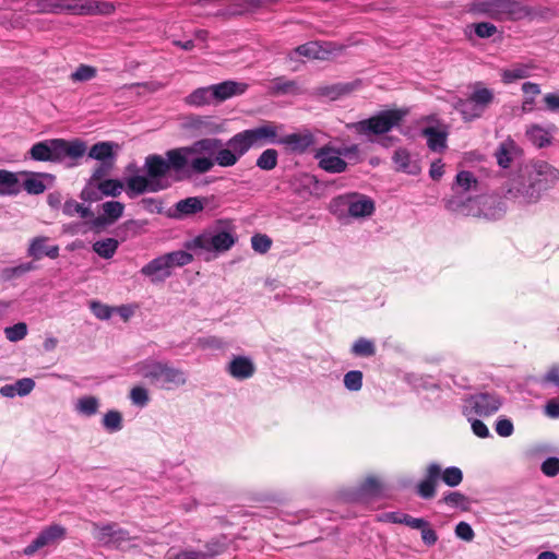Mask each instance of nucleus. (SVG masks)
I'll return each instance as SVG.
<instances>
[{
	"mask_svg": "<svg viewBox=\"0 0 559 559\" xmlns=\"http://www.w3.org/2000/svg\"><path fill=\"white\" fill-rule=\"evenodd\" d=\"M216 142L195 141L191 145L171 148L165 155L150 154L144 160L145 176L135 175L127 178V194L130 198L158 192L170 187L169 174H182L188 166L190 154L211 152Z\"/></svg>",
	"mask_w": 559,
	"mask_h": 559,
	"instance_id": "nucleus-1",
	"label": "nucleus"
},
{
	"mask_svg": "<svg viewBox=\"0 0 559 559\" xmlns=\"http://www.w3.org/2000/svg\"><path fill=\"white\" fill-rule=\"evenodd\" d=\"M558 181L559 170L545 160H537L510 180L506 198L520 205L535 204Z\"/></svg>",
	"mask_w": 559,
	"mask_h": 559,
	"instance_id": "nucleus-2",
	"label": "nucleus"
},
{
	"mask_svg": "<svg viewBox=\"0 0 559 559\" xmlns=\"http://www.w3.org/2000/svg\"><path fill=\"white\" fill-rule=\"evenodd\" d=\"M132 372L148 385L166 391L182 386L188 380L185 370L176 368L169 361L152 357L135 362L132 366Z\"/></svg>",
	"mask_w": 559,
	"mask_h": 559,
	"instance_id": "nucleus-3",
	"label": "nucleus"
},
{
	"mask_svg": "<svg viewBox=\"0 0 559 559\" xmlns=\"http://www.w3.org/2000/svg\"><path fill=\"white\" fill-rule=\"evenodd\" d=\"M86 148V143L80 139H47L33 144L28 156L36 162L60 164L66 159L78 160L84 156Z\"/></svg>",
	"mask_w": 559,
	"mask_h": 559,
	"instance_id": "nucleus-4",
	"label": "nucleus"
},
{
	"mask_svg": "<svg viewBox=\"0 0 559 559\" xmlns=\"http://www.w3.org/2000/svg\"><path fill=\"white\" fill-rule=\"evenodd\" d=\"M237 241V235L231 229H206L183 242V248L192 250L204 261L215 259L219 253L228 251Z\"/></svg>",
	"mask_w": 559,
	"mask_h": 559,
	"instance_id": "nucleus-5",
	"label": "nucleus"
},
{
	"mask_svg": "<svg viewBox=\"0 0 559 559\" xmlns=\"http://www.w3.org/2000/svg\"><path fill=\"white\" fill-rule=\"evenodd\" d=\"M216 142L211 152L190 154L188 166L183 173L202 175L209 173L215 164L221 167H231L239 160L236 154L228 147H223V141L217 138H204L200 141Z\"/></svg>",
	"mask_w": 559,
	"mask_h": 559,
	"instance_id": "nucleus-6",
	"label": "nucleus"
},
{
	"mask_svg": "<svg viewBox=\"0 0 559 559\" xmlns=\"http://www.w3.org/2000/svg\"><path fill=\"white\" fill-rule=\"evenodd\" d=\"M469 11L496 21H519L530 15V10L516 0H477Z\"/></svg>",
	"mask_w": 559,
	"mask_h": 559,
	"instance_id": "nucleus-7",
	"label": "nucleus"
},
{
	"mask_svg": "<svg viewBox=\"0 0 559 559\" xmlns=\"http://www.w3.org/2000/svg\"><path fill=\"white\" fill-rule=\"evenodd\" d=\"M441 479L449 487H456L463 480V473L456 466H450L442 469L440 464L429 463L424 479L416 486V493L423 499H431L436 496L438 480Z\"/></svg>",
	"mask_w": 559,
	"mask_h": 559,
	"instance_id": "nucleus-8",
	"label": "nucleus"
},
{
	"mask_svg": "<svg viewBox=\"0 0 559 559\" xmlns=\"http://www.w3.org/2000/svg\"><path fill=\"white\" fill-rule=\"evenodd\" d=\"M495 99L493 91L476 83L472 93L466 98H457L453 107L462 116L464 121H473L480 118Z\"/></svg>",
	"mask_w": 559,
	"mask_h": 559,
	"instance_id": "nucleus-9",
	"label": "nucleus"
},
{
	"mask_svg": "<svg viewBox=\"0 0 559 559\" xmlns=\"http://www.w3.org/2000/svg\"><path fill=\"white\" fill-rule=\"evenodd\" d=\"M100 3L95 0H37L36 7L40 13L61 14L69 13L73 15H94L103 13Z\"/></svg>",
	"mask_w": 559,
	"mask_h": 559,
	"instance_id": "nucleus-10",
	"label": "nucleus"
},
{
	"mask_svg": "<svg viewBox=\"0 0 559 559\" xmlns=\"http://www.w3.org/2000/svg\"><path fill=\"white\" fill-rule=\"evenodd\" d=\"M403 117L404 112L397 109L382 110L368 119L347 124V128L358 134L383 135L399 126Z\"/></svg>",
	"mask_w": 559,
	"mask_h": 559,
	"instance_id": "nucleus-11",
	"label": "nucleus"
},
{
	"mask_svg": "<svg viewBox=\"0 0 559 559\" xmlns=\"http://www.w3.org/2000/svg\"><path fill=\"white\" fill-rule=\"evenodd\" d=\"M503 405V397L496 392H480L471 395L464 402L465 416L487 417L497 413Z\"/></svg>",
	"mask_w": 559,
	"mask_h": 559,
	"instance_id": "nucleus-12",
	"label": "nucleus"
},
{
	"mask_svg": "<svg viewBox=\"0 0 559 559\" xmlns=\"http://www.w3.org/2000/svg\"><path fill=\"white\" fill-rule=\"evenodd\" d=\"M93 538L102 546L119 547L130 539L128 531L121 528L117 523H92Z\"/></svg>",
	"mask_w": 559,
	"mask_h": 559,
	"instance_id": "nucleus-13",
	"label": "nucleus"
},
{
	"mask_svg": "<svg viewBox=\"0 0 559 559\" xmlns=\"http://www.w3.org/2000/svg\"><path fill=\"white\" fill-rule=\"evenodd\" d=\"M67 530L60 524H51L43 528L36 538L23 549V555L33 556L38 550L55 546L64 539Z\"/></svg>",
	"mask_w": 559,
	"mask_h": 559,
	"instance_id": "nucleus-14",
	"label": "nucleus"
},
{
	"mask_svg": "<svg viewBox=\"0 0 559 559\" xmlns=\"http://www.w3.org/2000/svg\"><path fill=\"white\" fill-rule=\"evenodd\" d=\"M283 124L274 122H264L255 128L247 129L246 133L252 147H261L266 144H280V131Z\"/></svg>",
	"mask_w": 559,
	"mask_h": 559,
	"instance_id": "nucleus-15",
	"label": "nucleus"
},
{
	"mask_svg": "<svg viewBox=\"0 0 559 559\" xmlns=\"http://www.w3.org/2000/svg\"><path fill=\"white\" fill-rule=\"evenodd\" d=\"M316 144L314 134L309 129H302L299 132L281 134L280 144L293 154H305Z\"/></svg>",
	"mask_w": 559,
	"mask_h": 559,
	"instance_id": "nucleus-16",
	"label": "nucleus"
},
{
	"mask_svg": "<svg viewBox=\"0 0 559 559\" xmlns=\"http://www.w3.org/2000/svg\"><path fill=\"white\" fill-rule=\"evenodd\" d=\"M335 201L347 206L348 214L353 217H366L374 212V202L364 194L348 193L338 197Z\"/></svg>",
	"mask_w": 559,
	"mask_h": 559,
	"instance_id": "nucleus-17",
	"label": "nucleus"
},
{
	"mask_svg": "<svg viewBox=\"0 0 559 559\" xmlns=\"http://www.w3.org/2000/svg\"><path fill=\"white\" fill-rule=\"evenodd\" d=\"M314 158L318 160L319 167L330 174H341L347 168L346 160L340 156L336 147L331 144L320 147L316 152Z\"/></svg>",
	"mask_w": 559,
	"mask_h": 559,
	"instance_id": "nucleus-18",
	"label": "nucleus"
},
{
	"mask_svg": "<svg viewBox=\"0 0 559 559\" xmlns=\"http://www.w3.org/2000/svg\"><path fill=\"white\" fill-rule=\"evenodd\" d=\"M20 175L25 176L24 181L21 183V190L23 189L32 195L44 193L56 180V177L48 173L24 171Z\"/></svg>",
	"mask_w": 559,
	"mask_h": 559,
	"instance_id": "nucleus-19",
	"label": "nucleus"
},
{
	"mask_svg": "<svg viewBox=\"0 0 559 559\" xmlns=\"http://www.w3.org/2000/svg\"><path fill=\"white\" fill-rule=\"evenodd\" d=\"M140 273L147 277L153 284L164 283L173 275V271L170 270L166 258H164V254L154 258L143 265Z\"/></svg>",
	"mask_w": 559,
	"mask_h": 559,
	"instance_id": "nucleus-20",
	"label": "nucleus"
},
{
	"mask_svg": "<svg viewBox=\"0 0 559 559\" xmlns=\"http://www.w3.org/2000/svg\"><path fill=\"white\" fill-rule=\"evenodd\" d=\"M210 203L206 197H189L175 204V212L171 217L183 219L204 211Z\"/></svg>",
	"mask_w": 559,
	"mask_h": 559,
	"instance_id": "nucleus-21",
	"label": "nucleus"
},
{
	"mask_svg": "<svg viewBox=\"0 0 559 559\" xmlns=\"http://www.w3.org/2000/svg\"><path fill=\"white\" fill-rule=\"evenodd\" d=\"M226 372L238 381L250 379L255 373V365L249 356H233L226 366Z\"/></svg>",
	"mask_w": 559,
	"mask_h": 559,
	"instance_id": "nucleus-22",
	"label": "nucleus"
},
{
	"mask_svg": "<svg viewBox=\"0 0 559 559\" xmlns=\"http://www.w3.org/2000/svg\"><path fill=\"white\" fill-rule=\"evenodd\" d=\"M556 127L554 124L547 128L534 123L526 128L525 136L537 148L548 147L552 144L554 132Z\"/></svg>",
	"mask_w": 559,
	"mask_h": 559,
	"instance_id": "nucleus-23",
	"label": "nucleus"
},
{
	"mask_svg": "<svg viewBox=\"0 0 559 559\" xmlns=\"http://www.w3.org/2000/svg\"><path fill=\"white\" fill-rule=\"evenodd\" d=\"M248 87L249 85L245 82L228 80L218 84H213L212 93L214 94L215 102L221 103L230 97L245 94Z\"/></svg>",
	"mask_w": 559,
	"mask_h": 559,
	"instance_id": "nucleus-24",
	"label": "nucleus"
},
{
	"mask_svg": "<svg viewBox=\"0 0 559 559\" xmlns=\"http://www.w3.org/2000/svg\"><path fill=\"white\" fill-rule=\"evenodd\" d=\"M392 159L395 164L396 170L399 171L415 176L421 170L418 160L413 158L406 148L400 147L395 150Z\"/></svg>",
	"mask_w": 559,
	"mask_h": 559,
	"instance_id": "nucleus-25",
	"label": "nucleus"
},
{
	"mask_svg": "<svg viewBox=\"0 0 559 559\" xmlns=\"http://www.w3.org/2000/svg\"><path fill=\"white\" fill-rule=\"evenodd\" d=\"M48 241L47 237L39 236L32 239L27 249V255L34 260H40L44 255L50 259H57L59 257L58 246H46Z\"/></svg>",
	"mask_w": 559,
	"mask_h": 559,
	"instance_id": "nucleus-26",
	"label": "nucleus"
},
{
	"mask_svg": "<svg viewBox=\"0 0 559 559\" xmlns=\"http://www.w3.org/2000/svg\"><path fill=\"white\" fill-rule=\"evenodd\" d=\"M20 174L0 169V197H14L21 192Z\"/></svg>",
	"mask_w": 559,
	"mask_h": 559,
	"instance_id": "nucleus-27",
	"label": "nucleus"
},
{
	"mask_svg": "<svg viewBox=\"0 0 559 559\" xmlns=\"http://www.w3.org/2000/svg\"><path fill=\"white\" fill-rule=\"evenodd\" d=\"M536 67L533 63H516L501 72V81L511 84L518 80L527 79L533 75Z\"/></svg>",
	"mask_w": 559,
	"mask_h": 559,
	"instance_id": "nucleus-28",
	"label": "nucleus"
},
{
	"mask_svg": "<svg viewBox=\"0 0 559 559\" xmlns=\"http://www.w3.org/2000/svg\"><path fill=\"white\" fill-rule=\"evenodd\" d=\"M35 388V381L31 378L19 379L12 384L1 386L0 394L4 397L26 396Z\"/></svg>",
	"mask_w": 559,
	"mask_h": 559,
	"instance_id": "nucleus-29",
	"label": "nucleus"
},
{
	"mask_svg": "<svg viewBox=\"0 0 559 559\" xmlns=\"http://www.w3.org/2000/svg\"><path fill=\"white\" fill-rule=\"evenodd\" d=\"M271 93L274 95H299L301 88L297 81L288 80L284 76H277L272 80Z\"/></svg>",
	"mask_w": 559,
	"mask_h": 559,
	"instance_id": "nucleus-30",
	"label": "nucleus"
},
{
	"mask_svg": "<svg viewBox=\"0 0 559 559\" xmlns=\"http://www.w3.org/2000/svg\"><path fill=\"white\" fill-rule=\"evenodd\" d=\"M518 152L519 146L513 140L508 139L503 141L500 143L495 154L498 165L502 168H508Z\"/></svg>",
	"mask_w": 559,
	"mask_h": 559,
	"instance_id": "nucleus-31",
	"label": "nucleus"
},
{
	"mask_svg": "<svg viewBox=\"0 0 559 559\" xmlns=\"http://www.w3.org/2000/svg\"><path fill=\"white\" fill-rule=\"evenodd\" d=\"M88 157L100 163H114V143L97 142L88 151Z\"/></svg>",
	"mask_w": 559,
	"mask_h": 559,
	"instance_id": "nucleus-32",
	"label": "nucleus"
},
{
	"mask_svg": "<svg viewBox=\"0 0 559 559\" xmlns=\"http://www.w3.org/2000/svg\"><path fill=\"white\" fill-rule=\"evenodd\" d=\"M423 135L427 139L428 147L433 152H441L447 147V133L433 127L423 129Z\"/></svg>",
	"mask_w": 559,
	"mask_h": 559,
	"instance_id": "nucleus-33",
	"label": "nucleus"
},
{
	"mask_svg": "<svg viewBox=\"0 0 559 559\" xmlns=\"http://www.w3.org/2000/svg\"><path fill=\"white\" fill-rule=\"evenodd\" d=\"M381 484L376 477H368L358 488L355 500H367L380 496Z\"/></svg>",
	"mask_w": 559,
	"mask_h": 559,
	"instance_id": "nucleus-34",
	"label": "nucleus"
},
{
	"mask_svg": "<svg viewBox=\"0 0 559 559\" xmlns=\"http://www.w3.org/2000/svg\"><path fill=\"white\" fill-rule=\"evenodd\" d=\"M228 146L234 154L240 159L252 146L246 133V130L236 133L227 142Z\"/></svg>",
	"mask_w": 559,
	"mask_h": 559,
	"instance_id": "nucleus-35",
	"label": "nucleus"
},
{
	"mask_svg": "<svg viewBox=\"0 0 559 559\" xmlns=\"http://www.w3.org/2000/svg\"><path fill=\"white\" fill-rule=\"evenodd\" d=\"M212 85L199 87L186 97V103L190 106H204L214 102Z\"/></svg>",
	"mask_w": 559,
	"mask_h": 559,
	"instance_id": "nucleus-36",
	"label": "nucleus"
},
{
	"mask_svg": "<svg viewBox=\"0 0 559 559\" xmlns=\"http://www.w3.org/2000/svg\"><path fill=\"white\" fill-rule=\"evenodd\" d=\"M472 31L478 38H490L498 32V28L495 24L489 22L467 25L465 28V35L469 40L472 39Z\"/></svg>",
	"mask_w": 559,
	"mask_h": 559,
	"instance_id": "nucleus-37",
	"label": "nucleus"
},
{
	"mask_svg": "<svg viewBox=\"0 0 559 559\" xmlns=\"http://www.w3.org/2000/svg\"><path fill=\"white\" fill-rule=\"evenodd\" d=\"M191 250H176L164 254L166 258L170 270L174 267H182L190 264L193 261V254L190 253Z\"/></svg>",
	"mask_w": 559,
	"mask_h": 559,
	"instance_id": "nucleus-38",
	"label": "nucleus"
},
{
	"mask_svg": "<svg viewBox=\"0 0 559 559\" xmlns=\"http://www.w3.org/2000/svg\"><path fill=\"white\" fill-rule=\"evenodd\" d=\"M119 241L115 238L97 240L93 243V250L103 259H110L117 252Z\"/></svg>",
	"mask_w": 559,
	"mask_h": 559,
	"instance_id": "nucleus-39",
	"label": "nucleus"
},
{
	"mask_svg": "<svg viewBox=\"0 0 559 559\" xmlns=\"http://www.w3.org/2000/svg\"><path fill=\"white\" fill-rule=\"evenodd\" d=\"M187 126L201 133H212L217 131V126L209 116H191L189 117Z\"/></svg>",
	"mask_w": 559,
	"mask_h": 559,
	"instance_id": "nucleus-40",
	"label": "nucleus"
},
{
	"mask_svg": "<svg viewBox=\"0 0 559 559\" xmlns=\"http://www.w3.org/2000/svg\"><path fill=\"white\" fill-rule=\"evenodd\" d=\"M483 206L484 216L490 219H497L506 212L504 203L496 198H487Z\"/></svg>",
	"mask_w": 559,
	"mask_h": 559,
	"instance_id": "nucleus-41",
	"label": "nucleus"
},
{
	"mask_svg": "<svg viewBox=\"0 0 559 559\" xmlns=\"http://www.w3.org/2000/svg\"><path fill=\"white\" fill-rule=\"evenodd\" d=\"M350 353L355 357H371L376 354V344L369 338L359 337L352 345Z\"/></svg>",
	"mask_w": 559,
	"mask_h": 559,
	"instance_id": "nucleus-42",
	"label": "nucleus"
},
{
	"mask_svg": "<svg viewBox=\"0 0 559 559\" xmlns=\"http://www.w3.org/2000/svg\"><path fill=\"white\" fill-rule=\"evenodd\" d=\"M98 399L92 395L80 397L75 404V411L87 417L95 415L98 412Z\"/></svg>",
	"mask_w": 559,
	"mask_h": 559,
	"instance_id": "nucleus-43",
	"label": "nucleus"
},
{
	"mask_svg": "<svg viewBox=\"0 0 559 559\" xmlns=\"http://www.w3.org/2000/svg\"><path fill=\"white\" fill-rule=\"evenodd\" d=\"M278 153L274 148L264 150L257 158L255 165L261 170H272L277 166Z\"/></svg>",
	"mask_w": 559,
	"mask_h": 559,
	"instance_id": "nucleus-44",
	"label": "nucleus"
},
{
	"mask_svg": "<svg viewBox=\"0 0 559 559\" xmlns=\"http://www.w3.org/2000/svg\"><path fill=\"white\" fill-rule=\"evenodd\" d=\"M322 52V46L318 41H309L295 48L289 57L293 59L294 55H300L308 58L320 59Z\"/></svg>",
	"mask_w": 559,
	"mask_h": 559,
	"instance_id": "nucleus-45",
	"label": "nucleus"
},
{
	"mask_svg": "<svg viewBox=\"0 0 559 559\" xmlns=\"http://www.w3.org/2000/svg\"><path fill=\"white\" fill-rule=\"evenodd\" d=\"M62 212L64 215L70 216V217H72L74 215H79L82 218H87V217L93 216V212L88 207L84 206L83 204H81L72 199L67 200L64 202Z\"/></svg>",
	"mask_w": 559,
	"mask_h": 559,
	"instance_id": "nucleus-46",
	"label": "nucleus"
},
{
	"mask_svg": "<svg viewBox=\"0 0 559 559\" xmlns=\"http://www.w3.org/2000/svg\"><path fill=\"white\" fill-rule=\"evenodd\" d=\"M103 214L108 218L110 224L118 221L124 211V204L119 201H107L102 204Z\"/></svg>",
	"mask_w": 559,
	"mask_h": 559,
	"instance_id": "nucleus-47",
	"label": "nucleus"
},
{
	"mask_svg": "<svg viewBox=\"0 0 559 559\" xmlns=\"http://www.w3.org/2000/svg\"><path fill=\"white\" fill-rule=\"evenodd\" d=\"M352 91L350 84H334L329 86H322L318 88V94L321 96L329 97L331 99H336L340 96L347 94Z\"/></svg>",
	"mask_w": 559,
	"mask_h": 559,
	"instance_id": "nucleus-48",
	"label": "nucleus"
},
{
	"mask_svg": "<svg viewBox=\"0 0 559 559\" xmlns=\"http://www.w3.org/2000/svg\"><path fill=\"white\" fill-rule=\"evenodd\" d=\"M103 426L109 432H117L122 429V415L118 411H108L103 418Z\"/></svg>",
	"mask_w": 559,
	"mask_h": 559,
	"instance_id": "nucleus-49",
	"label": "nucleus"
},
{
	"mask_svg": "<svg viewBox=\"0 0 559 559\" xmlns=\"http://www.w3.org/2000/svg\"><path fill=\"white\" fill-rule=\"evenodd\" d=\"M362 372L360 370H350L344 374V386L352 392H357L362 386Z\"/></svg>",
	"mask_w": 559,
	"mask_h": 559,
	"instance_id": "nucleus-50",
	"label": "nucleus"
},
{
	"mask_svg": "<svg viewBox=\"0 0 559 559\" xmlns=\"http://www.w3.org/2000/svg\"><path fill=\"white\" fill-rule=\"evenodd\" d=\"M100 192L107 197H118L123 190V185L118 179H105L99 182Z\"/></svg>",
	"mask_w": 559,
	"mask_h": 559,
	"instance_id": "nucleus-51",
	"label": "nucleus"
},
{
	"mask_svg": "<svg viewBox=\"0 0 559 559\" xmlns=\"http://www.w3.org/2000/svg\"><path fill=\"white\" fill-rule=\"evenodd\" d=\"M97 74L96 68L87 64H80L71 74L73 82H85L94 79Z\"/></svg>",
	"mask_w": 559,
	"mask_h": 559,
	"instance_id": "nucleus-52",
	"label": "nucleus"
},
{
	"mask_svg": "<svg viewBox=\"0 0 559 559\" xmlns=\"http://www.w3.org/2000/svg\"><path fill=\"white\" fill-rule=\"evenodd\" d=\"M251 247L258 253H266L272 247V239L264 234H255L251 237Z\"/></svg>",
	"mask_w": 559,
	"mask_h": 559,
	"instance_id": "nucleus-53",
	"label": "nucleus"
},
{
	"mask_svg": "<svg viewBox=\"0 0 559 559\" xmlns=\"http://www.w3.org/2000/svg\"><path fill=\"white\" fill-rule=\"evenodd\" d=\"M5 337L11 342H19L27 334V325L24 322H19L4 330Z\"/></svg>",
	"mask_w": 559,
	"mask_h": 559,
	"instance_id": "nucleus-54",
	"label": "nucleus"
},
{
	"mask_svg": "<svg viewBox=\"0 0 559 559\" xmlns=\"http://www.w3.org/2000/svg\"><path fill=\"white\" fill-rule=\"evenodd\" d=\"M131 402L140 407H144L150 402L148 391L141 385L133 386L130 391Z\"/></svg>",
	"mask_w": 559,
	"mask_h": 559,
	"instance_id": "nucleus-55",
	"label": "nucleus"
},
{
	"mask_svg": "<svg viewBox=\"0 0 559 559\" xmlns=\"http://www.w3.org/2000/svg\"><path fill=\"white\" fill-rule=\"evenodd\" d=\"M455 185L462 188L463 191H468L476 187L477 180L471 171L462 170L456 175Z\"/></svg>",
	"mask_w": 559,
	"mask_h": 559,
	"instance_id": "nucleus-56",
	"label": "nucleus"
},
{
	"mask_svg": "<svg viewBox=\"0 0 559 559\" xmlns=\"http://www.w3.org/2000/svg\"><path fill=\"white\" fill-rule=\"evenodd\" d=\"M495 430L500 437L507 438L513 435V423L507 417H499L495 424Z\"/></svg>",
	"mask_w": 559,
	"mask_h": 559,
	"instance_id": "nucleus-57",
	"label": "nucleus"
},
{
	"mask_svg": "<svg viewBox=\"0 0 559 559\" xmlns=\"http://www.w3.org/2000/svg\"><path fill=\"white\" fill-rule=\"evenodd\" d=\"M103 192H100L99 182L94 185L92 181L82 190L81 198L84 201L95 202L102 199Z\"/></svg>",
	"mask_w": 559,
	"mask_h": 559,
	"instance_id": "nucleus-58",
	"label": "nucleus"
},
{
	"mask_svg": "<svg viewBox=\"0 0 559 559\" xmlns=\"http://www.w3.org/2000/svg\"><path fill=\"white\" fill-rule=\"evenodd\" d=\"M91 310L93 314L99 320H107L112 314V309L99 301H92Z\"/></svg>",
	"mask_w": 559,
	"mask_h": 559,
	"instance_id": "nucleus-59",
	"label": "nucleus"
},
{
	"mask_svg": "<svg viewBox=\"0 0 559 559\" xmlns=\"http://www.w3.org/2000/svg\"><path fill=\"white\" fill-rule=\"evenodd\" d=\"M542 472L549 477L557 476L559 474V459L548 457L542 463Z\"/></svg>",
	"mask_w": 559,
	"mask_h": 559,
	"instance_id": "nucleus-60",
	"label": "nucleus"
},
{
	"mask_svg": "<svg viewBox=\"0 0 559 559\" xmlns=\"http://www.w3.org/2000/svg\"><path fill=\"white\" fill-rule=\"evenodd\" d=\"M543 102L545 104L544 110L559 112V91L545 94Z\"/></svg>",
	"mask_w": 559,
	"mask_h": 559,
	"instance_id": "nucleus-61",
	"label": "nucleus"
},
{
	"mask_svg": "<svg viewBox=\"0 0 559 559\" xmlns=\"http://www.w3.org/2000/svg\"><path fill=\"white\" fill-rule=\"evenodd\" d=\"M419 531H420L423 543L426 546L430 547L437 543L438 535H437L436 531L430 526L428 521H427L426 525L424 527H421Z\"/></svg>",
	"mask_w": 559,
	"mask_h": 559,
	"instance_id": "nucleus-62",
	"label": "nucleus"
},
{
	"mask_svg": "<svg viewBox=\"0 0 559 559\" xmlns=\"http://www.w3.org/2000/svg\"><path fill=\"white\" fill-rule=\"evenodd\" d=\"M142 207L148 213H162L163 202L156 198H143L141 200Z\"/></svg>",
	"mask_w": 559,
	"mask_h": 559,
	"instance_id": "nucleus-63",
	"label": "nucleus"
},
{
	"mask_svg": "<svg viewBox=\"0 0 559 559\" xmlns=\"http://www.w3.org/2000/svg\"><path fill=\"white\" fill-rule=\"evenodd\" d=\"M168 559H211V555L197 550H182L174 557L169 556Z\"/></svg>",
	"mask_w": 559,
	"mask_h": 559,
	"instance_id": "nucleus-64",
	"label": "nucleus"
}]
</instances>
